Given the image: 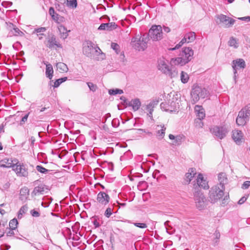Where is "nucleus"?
<instances>
[{
	"mask_svg": "<svg viewBox=\"0 0 250 250\" xmlns=\"http://www.w3.org/2000/svg\"><path fill=\"white\" fill-rule=\"evenodd\" d=\"M210 95L209 91L206 88L193 85L191 92V103L192 104L197 103L200 99H204L209 97Z\"/></svg>",
	"mask_w": 250,
	"mask_h": 250,
	"instance_id": "2",
	"label": "nucleus"
},
{
	"mask_svg": "<svg viewBox=\"0 0 250 250\" xmlns=\"http://www.w3.org/2000/svg\"><path fill=\"white\" fill-rule=\"evenodd\" d=\"M117 27V24L114 22H111L106 23H102L98 27V29L99 30L112 31L116 29Z\"/></svg>",
	"mask_w": 250,
	"mask_h": 250,
	"instance_id": "20",
	"label": "nucleus"
},
{
	"mask_svg": "<svg viewBox=\"0 0 250 250\" xmlns=\"http://www.w3.org/2000/svg\"><path fill=\"white\" fill-rule=\"evenodd\" d=\"M156 129V135L158 139L159 140L162 139L165 136L166 127L164 125H157Z\"/></svg>",
	"mask_w": 250,
	"mask_h": 250,
	"instance_id": "28",
	"label": "nucleus"
},
{
	"mask_svg": "<svg viewBox=\"0 0 250 250\" xmlns=\"http://www.w3.org/2000/svg\"><path fill=\"white\" fill-rule=\"evenodd\" d=\"M168 137L170 140H174L173 144L177 146L181 145L182 141L185 138V136L183 135H179L175 136L171 134L169 135Z\"/></svg>",
	"mask_w": 250,
	"mask_h": 250,
	"instance_id": "26",
	"label": "nucleus"
},
{
	"mask_svg": "<svg viewBox=\"0 0 250 250\" xmlns=\"http://www.w3.org/2000/svg\"><path fill=\"white\" fill-rule=\"evenodd\" d=\"M109 196L104 191H100L97 195V202L102 205L105 206L110 201Z\"/></svg>",
	"mask_w": 250,
	"mask_h": 250,
	"instance_id": "17",
	"label": "nucleus"
},
{
	"mask_svg": "<svg viewBox=\"0 0 250 250\" xmlns=\"http://www.w3.org/2000/svg\"><path fill=\"white\" fill-rule=\"evenodd\" d=\"M158 68L162 73L170 77L171 78L176 77L178 72L175 67H170L167 62L163 59H160L158 61Z\"/></svg>",
	"mask_w": 250,
	"mask_h": 250,
	"instance_id": "3",
	"label": "nucleus"
},
{
	"mask_svg": "<svg viewBox=\"0 0 250 250\" xmlns=\"http://www.w3.org/2000/svg\"><path fill=\"white\" fill-rule=\"evenodd\" d=\"M43 62L46 65L45 75L46 77L51 80L54 72L53 67L50 63H48L47 62Z\"/></svg>",
	"mask_w": 250,
	"mask_h": 250,
	"instance_id": "27",
	"label": "nucleus"
},
{
	"mask_svg": "<svg viewBox=\"0 0 250 250\" xmlns=\"http://www.w3.org/2000/svg\"><path fill=\"white\" fill-rule=\"evenodd\" d=\"M184 37H185L188 43L192 42L196 38L195 33L193 32H190L186 34Z\"/></svg>",
	"mask_w": 250,
	"mask_h": 250,
	"instance_id": "34",
	"label": "nucleus"
},
{
	"mask_svg": "<svg viewBox=\"0 0 250 250\" xmlns=\"http://www.w3.org/2000/svg\"><path fill=\"white\" fill-rule=\"evenodd\" d=\"M45 31H46V28L45 27H40V28L35 29L34 30V32L41 33V32H44Z\"/></svg>",
	"mask_w": 250,
	"mask_h": 250,
	"instance_id": "57",
	"label": "nucleus"
},
{
	"mask_svg": "<svg viewBox=\"0 0 250 250\" xmlns=\"http://www.w3.org/2000/svg\"><path fill=\"white\" fill-rule=\"evenodd\" d=\"M120 125V122L118 119L115 118L112 121V125L114 127H117Z\"/></svg>",
	"mask_w": 250,
	"mask_h": 250,
	"instance_id": "56",
	"label": "nucleus"
},
{
	"mask_svg": "<svg viewBox=\"0 0 250 250\" xmlns=\"http://www.w3.org/2000/svg\"><path fill=\"white\" fill-rule=\"evenodd\" d=\"M193 50L190 47H184L179 54V57L172 58L170 63L174 65H185L193 59Z\"/></svg>",
	"mask_w": 250,
	"mask_h": 250,
	"instance_id": "1",
	"label": "nucleus"
},
{
	"mask_svg": "<svg viewBox=\"0 0 250 250\" xmlns=\"http://www.w3.org/2000/svg\"><path fill=\"white\" fill-rule=\"evenodd\" d=\"M44 187L45 186L43 185H40L35 187L31 193V196L34 197L40 194H43L44 192Z\"/></svg>",
	"mask_w": 250,
	"mask_h": 250,
	"instance_id": "25",
	"label": "nucleus"
},
{
	"mask_svg": "<svg viewBox=\"0 0 250 250\" xmlns=\"http://www.w3.org/2000/svg\"><path fill=\"white\" fill-rule=\"evenodd\" d=\"M245 113H247L248 115L250 117V103L244 107L242 109Z\"/></svg>",
	"mask_w": 250,
	"mask_h": 250,
	"instance_id": "53",
	"label": "nucleus"
},
{
	"mask_svg": "<svg viewBox=\"0 0 250 250\" xmlns=\"http://www.w3.org/2000/svg\"><path fill=\"white\" fill-rule=\"evenodd\" d=\"M250 187V181H246L242 185L241 188L243 189H247Z\"/></svg>",
	"mask_w": 250,
	"mask_h": 250,
	"instance_id": "55",
	"label": "nucleus"
},
{
	"mask_svg": "<svg viewBox=\"0 0 250 250\" xmlns=\"http://www.w3.org/2000/svg\"><path fill=\"white\" fill-rule=\"evenodd\" d=\"M247 199V198L245 196L241 197L238 202V204L241 205L243 204L246 201Z\"/></svg>",
	"mask_w": 250,
	"mask_h": 250,
	"instance_id": "59",
	"label": "nucleus"
},
{
	"mask_svg": "<svg viewBox=\"0 0 250 250\" xmlns=\"http://www.w3.org/2000/svg\"><path fill=\"white\" fill-rule=\"evenodd\" d=\"M138 130L140 131H142V132H144L146 133L148 135V136L149 137H151L152 136V133L151 132H149V131L146 132L145 130H144L143 129H139Z\"/></svg>",
	"mask_w": 250,
	"mask_h": 250,
	"instance_id": "62",
	"label": "nucleus"
},
{
	"mask_svg": "<svg viewBox=\"0 0 250 250\" xmlns=\"http://www.w3.org/2000/svg\"><path fill=\"white\" fill-rule=\"evenodd\" d=\"M180 101L177 98L173 97L167 103H162L161 109L166 111L173 112L176 111L180 107Z\"/></svg>",
	"mask_w": 250,
	"mask_h": 250,
	"instance_id": "8",
	"label": "nucleus"
},
{
	"mask_svg": "<svg viewBox=\"0 0 250 250\" xmlns=\"http://www.w3.org/2000/svg\"><path fill=\"white\" fill-rule=\"evenodd\" d=\"M87 84L90 90L93 92L96 91L97 89V86L91 82H87Z\"/></svg>",
	"mask_w": 250,
	"mask_h": 250,
	"instance_id": "51",
	"label": "nucleus"
},
{
	"mask_svg": "<svg viewBox=\"0 0 250 250\" xmlns=\"http://www.w3.org/2000/svg\"><path fill=\"white\" fill-rule=\"evenodd\" d=\"M210 131L214 136L220 140L226 137L229 132L228 128L225 125H215L210 129Z\"/></svg>",
	"mask_w": 250,
	"mask_h": 250,
	"instance_id": "9",
	"label": "nucleus"
},
{
	"mask_svg": "<svg viewBox=\"0 0 250 250\" xmlns=\"http://www.w3.org/2000/svg\"><path fill=\"white\" fill-rule=\"evenodd\" d=\"M29 194V189L27 187H24L20 190V198L21 200H23L26 199Z\"/></svg>",
	"mask_w": 250,
	"mask_h": 250,
	"instance_id": "31",
	"label": "nucleus"
},
{
	"mask_svg": "<svg viewBox=\"0 0 250 250\" xmlns=\"http://www.w3.org/2000/svg\"><path fill=\"white\" fill-rule=\"evenodd\" d=\"M67 5L72 8H76L77 6V0H67Z\"/></svg>",
	"mask_w": 250,
	"mask_h": 250,
	"instance_id": "48",
	"label": "nucleus"
},
{
	"mask_svg": "<svg viewBox=\"0 0 250 250\" xmlns=\"http://www.w3.org/2000/svg\"><path fill=\"white\" fill-rule=\"evenodd\" d=\"M196 174V169L194 168H190L188 172L185 174V180L188 184L190 183L192 179Z\"/></svg>",
	"mask_w": 250,
	"mask_h": 250,
	"instance_id": "24",
	"label": "nucleus"
},
{
	"mask_svg": "<svg viewBox=\"0 0 250 250\" xmlns=\"http://www.w3.org/2000/svg\"><path fill=\"white\" fill-rule=\"evenodd\" d=\"M18 160L16 158L8 159L4 158L0 161V167L4 168L14 167V164H17Z\"/></svg>",
	"mask_w": 250,
	"mask_h": 250,
	"instance_id": "16",
	"label": "nucleus"
},
{
	"mask_svg": "<svg viewBox=\"0 0 250 250\" xmlns=\"http://www.w3.org/2000/svg\"><path fill=\"white\" fill-rule=\"evenodd\" d=\"M246 66V62L243 59H237L232 62V67L233 69L234 77L233 78L236 82V78L237 76V70L239 69H244Z\"/></svg>",
	"mask_w": 250,
	"mask_h": 250,
	"instance_id": "12",
	"label": "nucleus"
},
{
	"mask_svg": "<svg viewBox=\"0 0 250 250\" xmlns=\"http://www.w3.org/2000/svg\"><path fill=\"white\" fill-rule=\"evenodd\" d=\"M218 180L219 182V184L217 185L221 187V188H225V183L227 181V178L226 177V175L225 173H220L218 174Z\"/></svg>",
	"mask_w": 250,
	"mask_h": 250,
	"instance_id": "32",
	"label": "nucleus"
},
{
	"mask_svg": "<svg viewBox=\"0 0 250 250\" xmlns=\"http://www.w3.org/2000/svg\"><path fill=\"white\" fill-rule=\"evenodd\" d=\"M238 19L239 20H241V21H247V22L250 21V16H246V17H244L238 18Z\"/></svg>",
	"mask_w": 250,
	"mask_h": 250,
	"instance_id": "58",
	"label": "nucleus"
},
{
	"mask_svg": "<svg viewBox=\"0 0 250 250\" xmlns=\"http://www.w3.org/2000/svg\"><path fill=\"white\" fill-rule=\"evenodd\" d=\"M111 47L114 50H115L117 54H118L120 51V47L119 45L117 43L112 42L111 44Z\"/></svg>",
	"mask_w": 250,
	"mask_h": 250,
	"instance_id": "46",
	"label": "nucleus"
},
{
	"mask_svg": "<svg viewBox=\"0 0 250 250\" xmlns=\"http://www.w3.org/2000/svg\"><path fill=\"white\" fill-rule=\"evenodd\" d=\"M195 110L197 112V119L203 120L205 117V113L202 106L196 105L195 106Z\"/></svg>",
	"mask_w": 250,
	"mask_h": 250,
	"instance_id": "29",
	"label": "nucleus"
},
{
	"mask_svg": "<svg viewBox=\"0 0 250 250\" xmlns=\"http://www.w3.org/2000/svg\"><path fill=\"white\" fill-rule=\"evenodd\" d=\"M126 104L129 106H132L134 111H137L140 108L141 103L140 100L136 98L132 100L130 102H128V103H126Z\"/></svg>",
	"mask_w": 250,
	"mask_h": 250,
	"instance_id": "23",
	"label": "nucleus"
},
{
	"mask_svg": "<svg viewBox=\"0 0 250 250\" xmlns=\"http://www.w3.org/2000/svg\"><path fill=\"white\" fill-rule=\"evenodd\" d=\"M158 101H153L150 102L146 107V109L148 111V115L149 117L152 116V112L153 111V108L156 105L158 104Z\"/></svg>",
	"mask_w": 250,
	"mask_h": 250,
	"instance_id": "30",
	"label": "nucleus"
},
{
	"mask_svg": "<svg viewBox=\"0 0 250 250\" xmlns=\"http://www.w3.org/2000/svg\"><path fill=\"white\" fill-rule=\"evenodd\" d=\"M113 211V208L109 207L106 209L104 215L106 217L109 218L112 214Z\"/></svg>",
	"mask_w": 250,
	"mask_h": 250,
	"instance_id": "50",
	"label": "nucleus"
},
{
	"mask_svg": "<svg viewBox=\"0 0 250 250\" xmlns=\"http://www.w3.org/2000/svg\"><path fill=\"white\" fill-rule=\"evenodd\" d=\"M67 77H64L57 79L54 82V85H53V86L55 88L59 87L62 83L66 81L67 80Z\"/></svg>",
	"mask_w": 250,
	"mask_h": 250,
	"instance_id": "38",
	"label": "nucleus"
},
{
	"mask_svg": "<svg viewBox=\"0 0 250 250\" xmlns=\"http://www.w3.org/2000/svg\"><path fill=\"white\" fill-rule=\"evenodd\" d=\"M249 117L247 113H245L244 110L242 109L239 112L238 116L236 119V122L238 125H244L250 120Z\"/></svg>",
	"mask_w": 250,
	"mask_h": 250,
	"instance_id": "15",
	"label": "nucleus"
},
{
	"mask_svg": "<svg viewBox=\"0 0 250 250\" xmlns=\"http://www.w3.org/2000/svg\"><path fill=\"white\" fill-rule=\"evenodd\" d=\"M249 117L247 113H245L244 110L242 109L239 112L238 116L236 119V122L238 125H244L250 120Z\"/></svg>",
	"mask_w": 250,
	"mask_h": 250,
	"instance_id": "14",
	"label": "nucleus"
},
{
	"mask_svg": "<svg viewBox=\"0 0 250 250\" xmlns=\"http://www.w3.org/2000/svg\"><path fill=\"white\" fill-rule=\"evenodd\" d=\"M30 214L34 217H38L40 216V213L35 209L30 210Z\"/></svg>",
	"mask_w": 250,
	"mask_h": 250,
	"instance_id": "54",
	"label": "nucleus"
},
{
	"mask_svg": "<svg viewBox=\"0 0 250 250\" xmlns=\"http://www.w3.org/2000/svg\"><path fill=\"white\" fill-rule=\"evenodd\" d=\"M109 94L111 95H115L118 94H121L123 93V91L120 89H111L108 90Z\"/></svg>",
	"mask_w": 250,
	"mask_h": 250,
	"instance_id": "43",
	"label": "nucleus"
},
{
	"mask_svg": "<svg viewBox=\"0 0 250 250\" xmlns=\"http://www.w3.org/2000/svg\"><path fill=\"white\" fill-rule=\"evenodd\" d=\"M127 222L129 223H132L135 226L141 229H145L147 227V225L144 223H131L129 220H127Z\"/></svg>",
	"mask_w": 250,
	"mask_h": 250,
	"instance_id": "44",
	"label": "nucleus"
},
{
	"mask_svg": "<svg viewBox=\"0 0 250 250\" xmlns=\"http://www.w3.org/2000/svg\"><path fill=\"white\" fill-rule=\"evenodd\" d=\"M58 28L60 32L61 38L65 39L68 35L66 28L63 25H60Z\"/></svg>",
	"mask_w": 250,
	"mask_h": 250,
	"instance_id": "33",
	"label": "nucleus"
},
{
	"mask_svg": "<svg viewBox=\"0 0 250 250\" xmlns=\"http://www.w3.org/2000/svg\"><path fill=\"white\" fill-rule=\"evenodd\" d=\"M232 138L237 144H241L243 140V134L241 130L232 131Z\"/></svg>",
	"mask_w": 250,
	"mask_h": 250,
	"instance_id": "19",
	"label": "nucleus"
},
{
	"mask_svg": "<svg viewBox=\"0 0 250 250\" xmlns=\"http://www.w3.org/2000/svg\"><path fill=\"white\" fill-rule=\"evenodd\" d=\"M170 223V221H167L166 222H165L164 223V225L166 227V229H167V233H168L169 234H172L173 233V231L172 230H171V229H172V227L171 226H170L169 225V223Z\"/></svg>",
	"mask_w": 250,
	"mask_h": 250,
	"instance_id": "49",
	"label": "nucleus"
},
{
	"mask_svg": "<svg viewBox=\"0 0 250 250\" xmlns=\"http://www.w3.org/2000/svg\"><path fill=\"white\" fill-rule=\"evenodd\" d=\"M18 224V222L17 219L16 218H14V219H12L11 220H10V221L9 222V228H10V229H15L17 227Z\"/></svg>",
	"mask_w": 250,
	"mask_h": 250,
	"instance_id": "42",
	"label": "nucleus"
},
{
	"mask_svg": "<svg viewBox=\"0 0 250 250\" xmlns=\"http://www.w3.org/2000/svg\"><path fill=\"white\" fill-rule=\"evenodd\" d=\"M14 230L11 229H10L9 231L7 232V236H11L14 234Z\"/></svg>",
	"mask_w": 250,
	"mask_h": 250,
	"instance_id": "61",
	"label": "nucleus"
},
{
	"mask_svg": "<svg viewBox=\"0 0 250 250\" xmlns=\"http://www.w3.org/2000/svg\"><path fill=\"white\" fill-rule=\"evenodd\" d=\"M225 188H221L218 185L213 186L209 191V200L212 203H215L224 195Z\"/></svg>",
	"mask_w": 250,
	"mask_h": 250,
	"instance_id": "5",
	"label": "nucleus"
},
{
	"mask_svg": "<svg viewBox=\"0 0 250 250\" xmlns=\"http://www.w3.org/2000/svg\"><path fill=\"white\" fill-rule=\"evenodd\" d=\"M57 69L62 72H67L68 70L67 66L63 62H58L56 64Z\"/></svg>",
	"mask_w": 250,
	"mask_h": 250,
	"instance_id": "36",
	"label": "nucleus"
},
{
	"mask_svg": "<svg viewBox=\"0 0 250 250\" xmlns=\"http://www.w3.org/2000/svg\"><path fill=\"white\" fill-rule=\"evenodd\" d=\"M162 27L161 25H153L148 31V40L150 38L153 41H159L163 38Z\"/></svg>",
	"mask_w": 250,
	"mask_h": 250,
	"instance_id": "7",
	"label": "nucleus"
},
{
	"mask_svg": "<svg viewBox=\"0 0 250 250\" xmlns=\"http://www.w3.org/2000/svg\"><path fill=\"white\" fill-rule=\"evenodd\" d=\"M188 80L189 77L188 74L184 71H182L181 73V82L184 83H186L188 82Z\"/></svg>",
	"mask_w": 250,
	"mask_h": 250,
	"instance_id": "41",
	"label": "nucleus"
},
{
	"mask_svg": "<svg viewBox=\"0 0 250 250\" xmlns=\"http://www.w3.org/2000/svg\"><path fill=\"white\" fill-rule=\"evenodd\" d=\"M6 204H2L0 205V213L1 214L3 215L5 213V211L2 208V207L5 206Z\"/></svg>",
	"mask_w": 250,
	"mask_h": 250,
	"instance_id": "60",
	"label": "nucleus"
},
{
	"mask_svg": "<svg viewBox=\"0 0 250 250\" xmlns=\"http://www.w3.org/2000/svg\"><path fill=\"white\" fill-rule=\"evenodd\" d=\"M215 17L218 20L216 21L217 23H223L226 28L231 27L235 22L234 19L223 14L217 15Z\"/></svg>",
	"mask_w": 250,
	"mask_h": 250,
	"instance_id": "11",
	"label": "nucleus"
},
{
	"mask_svg": "<svg viewBox=\"0 0 250 250\" xmlns=\"http://www.w3.org/2000/svg\"><path fill=\"white\" fill-rule=\"evenodd\" d=\"M196 181L197 185L196 186H197L199 188H202L203 189H207L209 188L208 182L204 179L201 173L198 174Z\"/></svg>",
	"mask_w": 250,
	"mask_h": 250,
	"instance_id": "18",
	"label": "nucleus"
},
{
	"mask_svg": "<svg viewBox=\"0 0 250 250\" xmlns=\"http://www.w3.org/2000/svg\"><path fill=\"white\" fill-rule=\"evenodd\" d=\"M14 167L12 169L18 176L27 177L28 176V170L24 164L18 161L17 164H14Z\"/></svg>",
	"mask_w": 250,
	"mask_h": 250,
	"instance_id": "13",
	"label": "nucleus"
},
{
	"mask_svg": "<svg viewBox=\"0 0 250 250\" xmlns=\"http://www.w3.org/2000/svg\"><path fill=\"white\" fill-rule=\"evenodd\" d=\"M55 46L58 48H62L61 44L58 42L56 40L55 36L53 35L50 37L48 40V45L47 46L49 48H52Z\"/></svg>",
	"mask_w": 250,
	"mask_h": 250,
	"instance_id": "22",
	"label": "nucleus"
},
{
	"mask_svg": "<svg viewBox=\"0 0 250 250\" xmlns=\"http://www.w3.org/2000/svg\"><path fill=\"white\" fill-rule=\"evenodd\" d=\"M101 50L98 46L95 47L94 44L90 41H87L83 44V52L87 57L94 58L95 54L100 53Z\"/></svg>",
	"mask_w": 250,
	"mask_h": 250,
	"instance_id": "6",
	"label": "nucleus"
},
{
	"mask_svg": "<svg viewBox=\"0 0 250 250\" xmlns=\"http://www.w3.org/2000/svg\"><path fill=\"white\" fill-rule=\"evenodd\" d=\"M203 123L202 120L196 119L195 120V126L197 127L202 128L203 126Z\"/></svg>",
	"mask_w": 250,
	"mask_h": 250,
	"instance_id": "52",
	"label": "nucleus"
},
{
	"mask_svg": "<svg viewBox=\"0 0 250 250\" xmlns=\"http://www.w3.org/2000/svg\"><path fill=\"white\" fill-rule=\"evenodd\" d=\"M213 236L214 237L213 239V246H216L218 244L221 236L220 233L218 230H216L213 233Z\"/></svg>",
	"mask_w": 250,
	"mask_h": 250,
	"instance_id": "37",
	"label": "nucleus"
},
{
	"mask_svg": "<svg viewBox=\"0 0 250 250\" xmlns=\"http://www.w3.org/2000/svg\"><path fill=\"white\" fill-rule=\"evenodd\" d=\"M148 41V36H146V34H144L139 38L137 37L132 38L131 44L135 49L138 51H144L147 48Z\"/></svg>",
	"mask_w": 250,
	"mask_h": 250,
	"instance_id": "4",
	"label": "nucleus"
},
{
	"mask_svg": "<svg viewBox=\"0 0 250 250\" xmlns=\"http://www.w3.org/2000/svg\"><path fill=\"white\" fill-rule=\"evenodd\" d=\"M228 43L230 46H232L235 48H237L238 46L236 39L232 37L229 39Z\"/></svg>",
	"mask_w": 250,
	"mask_h": 250,
	"instance_id": "40",
	"label": "nucleus"
},
{
	"mask_svg": "<svg viewBox=\"0 0 250 250\" xmlns=\"http://www.w3.org/2000/svg\"><path fill=\"white\" fill-rule=\"evenodd\" d=\"M163 29L164 31L166 33H169L170 31V29L168 27H167L165 26H163Z\"/></svg>",
	"mask_w": 250,
	"mask_h": 250,
	"instance_id": "63",
	"label": "nucleus"
},
{
	"mask_svg": "<svg viewBox=\"0 0 250 250\" xmlns=\"http://www.w3.org/2000/svg\"><path fill=\"white\" fill-rule=\"evenodd\" d=\"M36 169L38 171L43 174H46L47 173H49V174H51L53 173V170L47 169L43 167L41 165L37 166L36 167Z\"/></svg>",
	"mask_w": 250,
	"mask_h": 250,
	"instance_id": "35",
	"label": "nucleus"
},
{
	"mask_svg": "<svg viewBox=\"0 0 250 250\" xmlns=\"http://www.w3.org/2000/svg\"><path fill=\"white\" fill-rule=\"evenodd\" d=\"M14 30L15 31L16 35H20V33H22L18 28H14Z\"/></svg>",
	"mask_w": 250,
	"mask_h": 250,
	"instance_id": "64",
	"label": "nucleus"
},
{
	"mask_svg": "<svg viewBox=\"0 0 250 250\" xmlns=\"http://www.w3.org/2000/svg\"><path fill=\"white\" fill-rule=\"evenodd\" d=\"M28 207L27 205L22 206L19 211L18 218H21L22 214L25 213L27 210Z\"/></svg>",
	"mask_w": 250,
	"mask_h": 250,
	"instance_id": "45",
	"label": "nucleus"
},
{
	"mask_svg": "<svg viewBox=\"0 0 250 250\" xmlns=\"http://www.w3.org/2000/svg\"><path fill=\"white\" fill-rule=\"evenodd\" d=\"M49 14L51 16L52 19L57 22H60L63 21V17L56 13L54 8L52 7L49 8Z\"/></svg>",
	"mask_w": 250,
	"mask_h": 250,
	"instance_id": "21",
	"label": "nucleus"
},
{
	"mask_svg": "<svg viewBox=\"0 0 250 250\" xmlns=\"http://www.w3.org/2000/svg\"><path fill=\"white\" fill-rule=\"evenodd\" d=\"M30 112H28L27 113H26V114H25L21 118V120L20 121V125H23L25 122H27V119H28V116L30 114Z\"/></svg>",
	"mask_w": 250,
	"mask_h": 250,
	"instance_id": "47",
	"label": "nucleus"
},
{
	"mask_svg": "<svg viewBox=\"0 0 250 250\" xmlns=\"http://www.w3.org/2000/svg\"><path fill=\"white\" fill-rule=\"evenodd\" d=\"M193 194L197 208L200 210L202 209L205 207L206 198L197 186L194 187V191Z\"/></svg>",
	"mask_w": 250,
	"mask_h": 250,
	"instance_id": "10",
	"label": "nucleus"
},
{
	"mask_svg": "<svg viewBox=\"0 0 250 250\" xmlns=\"http://www.w3.org/2000/svg\"><path fill=\"white\" fill-rule=\"evenodd\" d=\"M187 42V41L184 37L183 39H182V40L179 42V43L176 45V46L173 48H169V50L170 51H173L176 49H177L179 48L180 47H181L185 43Z\"/></svg>",
	"mask_w": 250,
	"mask_h": 250,
	"instance_id": "39",
	"label": "nucleus"
}]
</instances>
